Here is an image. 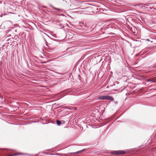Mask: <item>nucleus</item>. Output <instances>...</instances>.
Listing matches in <instances>:
<instances>
[{
    "instance_id": "7",
    "label": "nucleus",
    "mask_w": 156,
    "mask_h": 156,
    "mask_svg": "<svg viewBox=\"0 0 156 156\" xmlns=\"http://www.w3.org/2000/svg\"><path fill=\"white\" fill-rule=\"evenodd\" d=\"M148 82H154L152 80H151L149 79L147 80Z\"/></svg>"
},
{
    "instance_id": "6",
    "label": "nucleus",
    "mask_w": 156,
    "mask_h": 156,
    "mask_svg": "<svg viewBox=\"0 0 156 156\" xmlns=\"http://www.w3.org/2000/svg\"><path fill=\"white\" fill-rule=\"evenodd\" d=\"M67 108V109H74H74L75 110H76V109L74 107H71V108H69V107H67V108Z\"/></svg>"
},
{
    "instance_id": "4",
    "label": "nucleus",
    "mask_w": 156,
    "mask_h": 156,
    "mask_svg": "<svg viewBox=\"0 0 156 156\" xmlns=\"http://www.w3.org/2000/svg\"><path fill=\"white\" fill-rule=\"evenodd\" d=\"M50 6L52 8L55 9H56L57 10H58V11H60V9H58L57 8H55V7H54V6H53L52 5H50Z\"/></svg>"
},
{
    "instance_id": "8",
    "label": "nucleus",
    "mask_w": 156,
    "mask_h": 156,
    "mask_svg": "<svg viewBox=\"0 0 156 156\" xmlns=\"http://www.w3.org/2000/svg\"><path fill=\"white\" fill-rule=\"evenodd\" d=\"M84 151V150H81V151H77V152H76L75 153H79V152H82V151Z\"/></svg>"
},
{
    "instance_id": "13",
    "label": "nucleus",
    "mask_w": 156,
    "mask_h": 156,
    "mask_svg": "<svg viewBox=\"0 0 156 156\" xmlns=\"http://www.w3.org/2000/svg\"><path fill=\"white\" fill-rule=\"evenodd\" d=\"M152 8L151 7H150V9H151Z\"/></svg>"
},
{
    "instance_id": "3",
    "label": "nucleus",
    "mask_w": 156,
    "mask_h": 156,
    "mask_svg": "<svg viewBox=\"0 0 156 156\" xmlns=\"http://www.w3.org/2000/svg\"><path fill=\"white\" fill-rule=\"evenodd\" d=\"M13 41V39L12 38H9L7 41V42L6 43V44H7V45H11L12 44Z\"/></svg>"
},
{
    "instance_id": "15",
    "label": "nucleus",
    "mask_w": 156,
    "mask_h": 156,
    "mask_svg": "<svg viewBox=\"0 0 156 156\" xmlns=\"http://www.w3.org/2000/svg\"><path fill=\"white\" fill-rule=\"evenodd\" d=\"M144 5H146V4H144Z\"/></svg>"
},
{
    "instance_id": "10",
    "label": "nucleus",
    "mask_w": 156,
    "mask_h": 156,
    "mask_svg": "<svg viewBox=\"0 0 156 156\" xmlns=\"http://www.w3.org/2000/svg\"><path fill=\"white\" fill-rule=\"evenodd\" d=\"M7 15V14H6V13H5V14H4L3 15H4V16H5V15Z\"/></svg>"
},
{
    "instance_id": "5",
    "label": "nucleus",
    "mask_w": 156,
    "mask_h": 156,
    "mask_svg": "<svg viewBox=\"0 0 156 156\" xmlns=\"http://www.w3.org/2000/svg\"><path fill=\"white\" fill-rule=\"evenodd\" d=\"M56 122H57V124L58 126L60 125L61 122L60 121L58 120H57Z\"/></svg>"
},
{
    "instance_id": "14",
    "label": "nucleus",
    "mask_w": 156,
    "mask_h": 156,
    "mask_svg": "<svg viewBox=\"0 0 156 156\" xmlns=\"http://www.w3.org/2000/svg\"><path fill=\"white\" fill-rule=\"evenodd\" d=\"M9 13H11V14H12V13H12V12H9Z\"/></svg>"
},
{
    "instance_id": "11",
    "label": "nucleus",
    "mask_w": 156,
    "mask_h": 156,
    "mask_svg": "<svg viewBox=\"0 0 156 156\" xmlns=\"http://www.w3.org/2000/svg\"><path fill=\"white\" fill-rule=\"evenodd\" d=\"M3 14H2L1 15V16H0L1 17H2V16H3Z\"/></svg>"
},
{
    "instance_id": "9",
    "label": "nucleus",
    "mask_w": 156,
    "mask_h": 156,
    "mask_svg": "<svg viewBox=\"0 0 156 156\" xmlns=\"http://www.w3.org/2000/svg\"><path fill=\"white\" fill-rule=\"evenodd\" d=\"M143 7V8L145 9H146V8H147V7H145V6H144V7H143H143Z\"/></svg>"
},
{
    "instance_id": "1",
    "label": "nucleus",
    "mask_w": 156,
    "mask_h": 156,
    "mask_svg": "<svg viewBox=\"0 0 156 156\" xmlns=\"http://www.w3.org/2000/svg\"><path fill=\"white\" fill-rule=\"evenodd\" d=\"M99 100H111L113 101L114 100V98L111 96L108 95H104L99 96L98 98Z\"/></svg>"
},
{
    "instance_id": "12",
    "label": "nucleus",
    "mask_w": 156,
    "mask_h": 156,
    "mask_svg": "<svg viewBox=\"0 0 156 156\" xmlns=\"http://www.w3.org/2000/svg\"><path fill=\"white\" fill-rule=\"evenodd\" d=\"M46 63V62H42V63Z\"/></svg>"
},
{
    "instance_id": "2",
    "label": "nucleus",
    "mask_w": 156,
    "mask_h": 156,
    "mask_svg": "<svg viewBox=\"0 0 156 156\" xmlns=\"http://www.w3.org/2000/svg\"><path fill=\"white\" fill-rule=\"evenodd\" d=\"M125 153V152L122 151H114L112 152V154H124Z\"/></svg>"
}]
</instances>
